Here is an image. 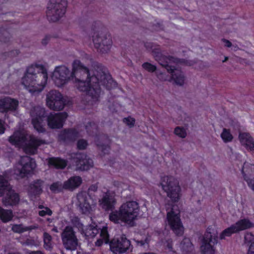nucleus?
<instances>
[{"mask_svg":"<svg viewBox=\"0 0 254 254\" xmlns=\"http://www.w3.org/2000/svg\"><path fill=\"white\" fill-rule=\"evenodd\" d=\"M72 80L90 79L92 85L100 82L101 84L109 90L116 86L106 69L101 64L92 62L90 66H84L80 61L75 60L72 64Z\"/></svg>","mask_w":254,"mask_h":254,"instance_id":"1","label":"nucleus"},{"mask_svg":"<svg viewBox=\"0 0 254 254\" xmlns=\"http://www.w3.org/2000/svg\"><path fill=\"white\" fill-rule=\"evenodd\" d=\"M47 79V72L43 65H32L27 68L21 83L32 94L39 93L43 90Z\"/></svg>","mask_w":254,"mask_h":254,"instance_id":"2","label":"nucleus"},{"mask_svg":"<svg viewBox=\"0 0 254 254\" xmlns=\"http://www.w3.org/2000/svg\"><path fill=\"white\" fill-rule=\"evenodd\" d=\"M139 211L138 203L135 201H129L123 203L118 210L112 211L109 215V219L115 223L123 222L133 226Z\"/></svg>","mask_w":254,"mask_h":254,"instance_id":"3","label":"nucleus"},{"mask_svg":"<svg viewBox=\"0 0 254 254\" xmlns=\"http://www.w3.org/2000/svg\"><path fill=\"white\" fill-rule=\"evenodd\" d=\"M152 53L155 60L171 74V79L177 85L183 86L185 83V76L180 69L175 68L173 65L180 63V60L174 57H167L162 55L158 49H152Z\"/></svg>","mask_w":254,"mask_h":254,"instance_id":"4","label":"nucleus"},{"mask_svg":"<svg viewBox=\"0 0 254 254\" xmlns=\"http://www.w3.org/2000/svg\"><path fill=\"white\" fill-rule=\"evenodd\" d=\"M9 142L15 145L23 146L24 152L29 155H34L38 152V148L42 144L46 143L44 140L39 139L33 135H28L17 131L9 138Z\"/></svg>","mask_w":254,"mask_h":254,"instance_id":"5","label":"nucleus"},{"mask_svg":"<svg viewBox=\"0 0 254 254\" xmlns=\"http://www.w3.org/2000/svg\"><path fill=\"white\" fill-rule=\"evenodd\" d=\"M8 180L6 173L0 175V197L5 194L2 199V203L5 207L15 206L20 200L19 194L12 190Z\"/></svg>","mask_w":254,"mask_h":254,"instance_id":"6","label":"nucleus"},{"mask_svg":"<svg viewBox=\"0 0 254 254\" xmlns=\"http://www.w3.org/2000/svg\"><path fill=\"white\" fill-rule=\"evenodd\" d=\"M72 81L77 89L86 92L87 96L90 97L93 102L98 100L101 92V86H102L100 82L91 85L90 79L72 80Z\"/></svg>","mask_w":254,"mask_h":254,"instance_id":"7","label":"nucleus"},{"mask_svg":"<svg viewBox=\"0 0 254 254\" xmlns=\"http://www.w3.org/2000/svg\"><path fill=\"white\" fill-rule=\"evenodd\" d=\"M161 185L168 197L173 202H178L180 199L181 189L178 181L173 177L162 178Z\"/></svg>","mask_w":254,"mask_h":254,"instance_id":"8","label":"nucleus"},{"mask_svg":"<svg viewBox=\"0 0 254 254\" xmlns=\"http://www.w3.org/2000/svg\"><path fill=\"white\" fill-rule=\"evenodd\" d=\"M67 6L66 0H50L46 15L50 22H57L65 14Z\"/></svg>","mask_w":254,"mask_h":254,"instance_id":"9","label":"nucleus"},{"mask_svg":"<svg viewBox=\"0 0 254 254\" xmlns=\"http://www.w3.org/2000/svg\"><path fill=\"white\" fill-rule=\"evenodd\" d=\"M217 243V234L211 228L208 227L204 234L202 244L200 247L202 254H214L215 245Z\"/></svg>","mask_w":254,"mask_h":254,"instance_id":"10","label":"nucleus"},{"mask_svg":"<svg viewBox=\"0 0 254 254\" xmlns=\"http://www.w3.org/2000/svg\"><path fill=\"white\" fill-rule=\"evenodd\" d=\"M179 214L178 206L173 205L171 210L167 212V218L168 224L175 234L177 236H182L183 234L184 228Z\"/></svg>","mask_w":254,"mask_h":254,"instance_id":"11","label":"nucleus"},{"mask_svg":"<svg viewBox=\"0 0 254 254\" xmlns=\"http://www.w3.org/2000/svg\"><path fill=\"white\" fill-rule=\"evenodd\" d=\"M46 105L54 111L62 110L66 104V100L58 90H51L46 95Z\"/></svg>","mask_w":254,"mask_h":254,"instance_id":"12","label":"nucleus"},{"mask_svg":"<svg viewBox=\"0 0 254 254\" xmlns=\"http://www.w3.org/2000/svg\"><path fill=\"white\" fill-rule=\"evenodd\" d=\"M72 70L71 71L65 65L56 67L53 73V79L58 87H61L72 80Z\"/></svg>","mask_w":254,"mask_h":254,"instance_id":"13","label":"nucleus"},{"mask_svg":"<svg viewBox=\"0 0 254 254\" xmlns=\"http://www.w3.org/2000/svg\"><path fill=\"white\" fill-rule=\"evenodd\" d=\"M94 46L102 53H107L112 46V40L110 35L104 32H97L93 37Z\"/></svg>","mask_w":254,"mask_h":254,"instance_id":"14","label":"nucleus"},{"mask_svg":"<svg viewBox=\"0 0 254 254\" xmlns=\"http://www.w3.org/2000/svg\"><path fill=\"white\" fill-rule=\"evenodd\" d=\"M61 238L64 248L66 250L74 251L78 246V241L73 228L66 226L61 234Z\"/></svg>","mask_w":254,"mask_h":254,"instance_id":"15","label":"nucleus"},{"mask_svg":"<svg viewBox=\"0 0 254 254\" xmlns=\"http://www.w3.org/2000/svg\"><path fill=\"white\" fill-rule=\"evenodd\" d=\"M110 249L115 254H121L130 249V242L123 235L115 237L109 242Z\"/></svg>","mask_w":254,"mask_h":254,"instance_id":"16","label":"nucleus"},{"mask_svg":"<svg viewBox=\"0 0 254 254\" xmlns=\"http://www.w3.org/2000/svg\"><path fill=\"white\" fill-rule=\"evenodd\" d=\"M45 114V109L40 106L35 107L30 111L32 124L39 132H43L45 130L42 125L43 119L46 117Z\"/></svg>","mask_w":254,"mask_h":254,"instance_id":"17","label":"nucleus"},{"mask_svg":"<svg viewBox=\"0 0 254 254\" xmlns=\"http://www.w3.org/2000/svg\"><path fill=\"white\" fill-rule=\"evenodd\" d=\"M72 163L76 171H86L93 167V162L91 159L83 153H76L72 157Z\"/></svg>","mask_w":254,"mask_h":254,"instance_id":"18","label":"nucleus"},{"mask_svg":"<svg viewBox=\"0 0 254 254\" xmlns=\"http://www.w3.org/2000/svg\"><path fill=\"white\" fill-rule=\"evenodd\" d=\"M18 101L10 97H5L0 99V113H12L17 111Z\"/></svg>","mask_w":254,"mask_h":254,"instance_id":"19","label":"nucleus"},{"mask_svg":"<svg viewBox=\"0 0 254 254\" xmlns=\"http://www.w3.org/2000/svg\"><path fill=\"white\" fill-rule=\"evenodd\" d=\"M67 116L65 112L50 114L47 117L48 125L51 128H60L63 127Z\"/></svg>","mask_w":254,"mask_h":254,"instance_id":"20","label":"nucleus"},{"mask_svg":"<svg viewBox=\"0 0 254 254\" xmlns=\"http://www.w3.org/2000/svg\"><path fill=\"white\" fill-rule=\"evenodd\" d=\"M19 163L21 165V168L19 169V172L22 177H24L32 172L36 167L34 160L28 156L21 157Z\"/></svg>","mask_w":254,"mask_h":254,"instance_id":"21","label":"nucleus"},{"mask_svg":"<svg viewBox=\"0 0 254 254\" xmlns=\"http://www.w3.org/2000/svg\"><path fill=\"white\" fill-rule=\"evenodd\" d=\"M76 205L79 208L81 212L86 214L89 212L91 209L90 203V197L85 191H82L77 193L76 196Z\"/></svg>","mask_w":254,"mask_h":254,"instance_id":"22","label":"nucleus"},{"mask_svg":"<svg viewBox=\"0 0 254 254\" xmlns=\"http://www.w3.org/2000/svg\"><path fill=\"white\" fill-rule=\"evenodd\" d=\"M242 171L244 180L254 191V165L248 162L244 163Z\"/></svg>","mask_w":254,"mask_h":254,"instance_id":"23","label":"nucleus"},{"mask_svg":"<svg viewBox=\"0 0 254 254\" xmlns=\"http://www.w3.org/2000/svg\"><path fill=\"white\" fill-rule=\"evenodd\" d=\"M44 182L37 179L32 182L29 187L28 194L31 197L39 195L43 192Z\"/></svg>","mask_w":254,"mask_h":254,"instance_id":"24","label":"nucleus"},{"mask_svg":"<svg viewBox=\"0 0 254 254\" xmlns=\"http://www.w3.org/2000/svg\"><path fill=\"white\" fill-rule=\"evenodd\" d=\"M99 205L106 210H112L114 208L116 200L113 195L106 192L99 200Z\"/></svg>","mask_w":254,"mask_h":254,"instance_id":"25","label":"nucleus"},{"mask_svg":"<svg viewBox=\"0 0 254 254\" xmlns=\"http://www.w3.org/2000/svg\"><path fill=\"white\" fill-rule=\"evenodd\" d=\"M239 140L242 144L254 154V139L248 133L240 132Z\"/></svg>","mask_w":254,"mask_h":254,"instance_id":"26","label":"nucleus"},{"mask_svg":"<svg viewBox=\"0 0 254 254\" xmlns=\"http://www.w3.org/2000/svg\"><path fill=\"white\" fill-rule=\"evenodd\" d=\"M82 180L79 176H75L70 177L64 183V190H73L79 187L81 184Z\"/></svg>","mask_w":254,"mask_h":254,"instance_id":"27","label":"nucleus"},{"mask_svg":"<svg viewBox=\"0 0 254 254\" xmlns=\"http://www.w3.org/2000/svg\"><path fill=\"white\" fill-rule=\"evenodd\" d=\"M78 136V132L75 129H70L68 130H64L62 131L59 135V139L64 141L68 140L73 141Z\"/></svg>","mask_w":254,"mask_h":254,"instance_id":"28","label":"nucleus"},{"mask_svg":"<svg viewBox=\"0 0 254 254\" xmlns=\"http://www.w3.org/2000/svg\"><path fill=\"white\" fill-rule=\"evenodd\" d=\"M48 164L56 169H63L66 166L67 161L59 157H52L49 159Z\"/></svg>","mask_w":254,"mask_h":254,"instance_id":"29","label":"nucleus"},{"mask_svg":"<svg viewBox=\"0 0 254 254\" xmlns=\"http://www.w3.org/2000/svg\"><path fill=\"white\" fill-rule=\"evenodd\" d=\"M99 232V229L95 223L86 226L83 230L85 236L87 239L94 238Z\"/></svg>","mask_w":254,"mask_h":254,"instance_id":"30","label":"nucleus"},{"mask_svg":"<svg viewBox=\"0 0 254 254\" xmlns=\"http://www.w3.org/2000/svg\"><path fill=\"white\" fill-rule=\"evenodd\" d=\"M234 225L237 229L236 230L237 233L241 231L253 227L254 226L252 222H251L249 219H247L240 220Z\"/></svg>","mask_w":254,"mask_h":254,"instance_id":"31","label":"nucleus"},{"mask_svg":"<svg viewBox=\"0 0 254 254\" xmlns=\"http://www.w3.org/2000/svg\"><path fill=\"white\" fill-rule=\"evenodd\" d=\"M13 217L11 210L4 209L0 206V219L3 223L10 221Z\"/></svg>","mask_w":254,"mask_h":254,"instance_id":"32","label":"nucleus"},{"mask_svg":"<svg viewBox=\"0 0 254 254\" xmlns=\"http://www.w3.org/2000/svg\"><path fill=\"white\" fill-rule=\"evenodd\" d=\"M100 232V236L102 239L97 240L95 242V246L98 247L101 246L102 245L103 241H104L106 244L109 243L110 242L107 227H103L101 230Z\"/></svg>","mask_w":254,"mask_h":254,"instance_id":"33","label":"nucleus"},{"mask_svg":"<svg viewBox=\"0 0 254 254\" xmlns=\"http://www.w3.org/2000/svg\"><path fill=\"white\" fill-rule=\"evenodd\" d=\"M100 139L102 141L96 140V145L102 151L105 153V151H108L109 149V139L105 136H101Z\"/></svg>","mask_w":254,"mask_h":254,"instance_id":"34","label":"nucleus"},{"mask_svg":"<svg viewBox=\"0 0 254 254\" xmlns=\"http://www.w3.org/2000/svg\"><path fill=\"white\" fill-rule=\"evenodd\" d=\"M236 230L234 225H231L222 231L220 235V239H225L226 237H230L232 234L237 233Z\"/></svg>","mask_w":254,"mask_h":254,"instance_id":"35","label":"nucleus"},{"mask_svg":"<svg viewBox=\"0 0 254 254\" xmlns=\"http://www.w3.org/2000/svg\"><path fill=\"white\" fill-rule=\"evenodd\" d=\"M44 247L46 250H51L53 248L52 236L47 232L43 234Z\"/></svg>","mask_w":254,"mask_h":254,"instance_id":"36","label":"nucleus"},{"mask_svg":"<svg viewBox=\"0 0 254 254\" xmlns=\"http://www.w3.org/2000/svg\"><path fill=\"white\" fill-rule=\"evenodd\" d=\"M50 190L53 192H59L64 190V183L57 182L53 183L50 187Z\"/></svg>","mask_w":254,"mask_h":254,"instance_id":"37","label":"nucleus"},{"mask_svg":"<svg viewBox=\"0 0 254 254\" xmlns=\"http://www.w3.org/2000/svg\"><path fill=\"white\" fill-rule=\"evenodd\" d=\"M221 137L224 142H230L233 138L230 130L226 128H223V131L221 134Z\"/></svg>","mask_w":254,"mask_h":254,"instance_id":"38","label":"nucleus"},{"mask_svg":"<svg viewBox=\"0 0 254 254\" xmlns=\"http://www.w3.org/2000/svg\"><path fill=\"white\" fill-rule=\"evenodd\" d=\"M11 36L9 32L4 29H0V41L3 42H7L9 41Z\"/></svg>","mask_w":254,"mask_h":254,"instance_id":"39","label":"nucleus"},{"mask_svg":"<svg viewBox=\"0 0 254 254\" xmlns=\"http://www.w3.org/2000/svg\"><path fill=\"white\" fill-rule=\"evenodd\" d=\"M174 132L176 135L183 138L186 137L187 136L186 130L182 127H176L174 129Z\"/></svg>","mask_w":254,"mask_h":254,"instance_id":"40","label":"nucleus"},{"mask_svg":"<svg viewBox=\"0 0 254 254\" xmlns=\"http://www.w3.org/2000/svg\"><path fill=\"white\" fill-rule=\"evenodd\" d=\"M11 230L14 233H22L25 232V226L22 224H12Z\"/></svg>","mask_w":254,"mask_h":254,"instance_id":"41","label":"nucleus"},{"mask_svg":"<svg viewBox=\"0 0 254 254\" xmlns=\"http://www.w3.org/2000/svg\"><path fill=\"white\" fill-rule=\"evenodd\" d=\"M245 243L247 246H250L251 244H254V235L251 233H247L245 236Z\"/></svg>","mask_w":254,"mask_h":254,"instance_id":"42","label":"nucleus"},{"mask_svg":"<svg viewBox=\"0 0 254 254\" xmlns=\"http://www.w3.org/2000/svg\"><path fill=\"white\" fill-rule=\"evenodd\" d=\"M87 131L91 134L96 133L97 129V127L96 125L94 123H89L86 126Z\"/></svg>","mask_w":254,"mask_h":254,"instance_id":"43","label":"nucleus"},{"mask_svg":"<svg viewBox=\"0 0 254 254\" xmlns=\"http://www.w3.org/2000/svg\"><path fill=\"white\" fill-rule=\"evenodd\" d=\"M142 66L143 68L145 70L151 72H153L156 71L157 69L156 66L155 65L147 62L143 64Z\"/></svg>","mask_w":254,"mask_h":254,"instance_id":"44","label":"nucleus"},{"mask_svg":"<svg viewBox=\"0 0 254 254\" xmlns=\"http://www.w3.org/2000/svg\"><path fill=\"white\" fill-rule=\"evenodd\" d=\"M134 241L136 242L137 246H144L145 244L148 245L150 239L149 237H145L144 239L141 240L134 239Z\"/></svg>","mask_w":254,"mask_h":254,"instance_id":"45","label":"nucleus"},{"mask_svg":"<svg viewBox=\"0 0 254 254\" xmlns=\"http://www.w3.org/2000/svg\"><path fill=\"white\" fill-rule=\"evenodd\" d=\"M124 122L127 124L129 127H132L134 126L135 123V120L130 117H127L124 119Z\"/></svg>","mask_w":254,"mask_h":254,"instance_id":"46","label":"nucleus"},{"mask_svg":"<svg viewBox=\"0 0 254 254\" xmlns=\"http://www.w3.org/2000/svg\"><path fill=\"white\" fill-rule=\"evenodd\" d=\"M87 144L86 140L84 139H80L78 141L77 146L79 149L82 150L86 148Z\"/></svg>","mask_w":254,"mask_h":254,"instance_id":"47","label":"nucleus"},{"mask_svg":"<svg viewBox=\"0 0 254 254\" xmlns=\"http://www.w3.org/2000/svg\"><path fill=\"white\" fill-rule=\"evenodd\" d=\"M156 76L161 81H166L168 79V76L164 73L159 70H157Z\"/></svg>","mask_w":254,"mask_h":254,"instance_id":"48","label":"nucleus"},{"mask_svg":"<svg viewBox=\"0 0 254 254\" xmlns=\"http://www.w3.org/2000/svg\"><path fill=\"white\" fill-rule=\"evenodd\" d=\"M52 214V210L48 207L45 208L44 210L39 211V214L41 216H44L46 215H51Z\"/></svg>","mask_w":254,"mask_h":254,"instance_id":"49","label":"nucleus"},{"mask_svg":"<svg viewBox=\"0 0 254 254\" xmlns=\"http://www.w3.org/2000/svg\"><path fill=\"white\" fill-rule=\"evenodd\" d=\"M51 37L49 35H46L42 40L41 43L43 45L46 46L48 44L51 39Z\"/></svg>","mask_w":254,"mask_h":254,"instance_id":"50","label":"nucleus"},{"mask_svg":"<svg viewBox=\"0 0 254 254\" xmlns=\"http://www.w3.org/2000/svg\"><path fill=\"white\" fill-rule=\"evenodd\" d=\"M187 244L188 246H191V243L190 242V240L189 239L185 238L183 240V241L181 242V245L182 246L183 249H185V245Z\"/></svg>","mask_w":254,"mask_h":254,"instance_id":"51","label":"nucleus"},{"mask_svg":"<svg viewBox=\"0 0 254 254\" xmlns=\"http://www.w3.org/2000/svg\"><path fill=\"white\" fill-rule=\"evenodd\" d=\"M39 228V226L37 224L31 225L28 227H25V232L28 231H31L32 230L37 229Z\"/></svg>","mask_w":254,"mask_h":254,"instance_id":"52","label":"nucleus"},{"mask_svg":"<svg viewBox=\"0 0 254 254\" xmlns=\"http://www.w3.org/2000/svg\"><path fill=\"white\" fill-rule=\"evenodd\" d=\"M222 41L225 44V47L227 48H230L232 47V43L228 40L226 39H222Z\"/></svg>","mask_w":254,"mask_h":254,"instance_id":"53","label":"nucleus"},{"mask_svg":"<svg viewBox=\"0 0 254 254\" xmlns=\"http://www.w3.org/2000/svg\"><path fill=\"white\" fill-rule=\"evenodd\" d=\"M98 189V186L97 185V184H94V185H92L89 188V191H97Z\"/></svg>","mask_w":254,"mask_h":254,"instance_id":"54","label":"nucleus"},{"mask_svg":"<svg viewBox=\"0 0 254 254\" xmlns=\"http://www.w3.org/2000/svg\"><path fill=\"white\" fill-rule=\"evenodd\" d=\"M247 254H254V244L250 245Z\"/></svg>","mask_w":254,"mask_h":254,"instance_id":"55","label":"nucleus"},{"mask_svg":"<svg viewBox=\"0 0 254 254\" xmlns=\"http://www.w3.org/2000/svg\"><path fill=\"white\" fill-rule=\"evenodd\" d=\"M5 130V128L4 127L3 124L1 120L0 119V134L4 133Z\"/></svg>","mask_w":254,"mask_h":254,"instance_id":"56","label":"nucleus"},{"mask_svg":"<svg viewBox=\"0 0 254 254\" xmlns=\"http://www.w3.org/2000/svg\"><path fill=\"white\" fill-rule=\"evenodd\" d=\"M167 247L171 251H173L172 241L168 240L167 241Z\"/></svg>","mask_w":254,"mask_h":254,"instance_id":"57","label":"nucleus"},{"mask_svg":"<svg viewBox=\"0 0 254 254\" xmlns=\"http://www.w3.org/2000/svg\"><path fill=\"white\" fill-rule=\"evenodd\" d=\"M144 46L147 50H150L152 49L153 45L151 43H145Z\"/></svg>","mask_w":254,"mask_h":254,"instance_id":"58","label":"nucleus"},{"mask_svg":"<svg viewBox=\"0 0 254 254\" xmlns=\"http://www.w3.org/2000/svg\"><path fill=\"white\" fill-rule=\"evenodd\" d=\"M29 254H44L41 251H31Z\"/></svg>","mask_w":254,"mask_h":254,"instance_id":"59","label":"nucleus"},{"mask_svg":"<svg viewBox=\"0 0 254 254\" xmlns=\"http://www.w3.org/2000/svg\"><path fill=\"white\" fill-rule=\"evenodd\" d=\"M52 231H53V232H56V233H58L59 232L57 227H54L52 229Z\"/></svg>","mask_w":254,"mask_h":254,"instance_id":"60","label":"nucleus"},{"mask_svg":"<svg viewBox=\"0 0 254 254\" xmlns=\"http://www.w3.org/2000/svg\"><path fill=\"white\" fill-rule=\"evenodd\" d=\"M228 60V57H225L224 60L222 61L223 63L226 62Z\"/></svg>","mask_w":254,"mask_h":254,"instance_id":"61","label":"nucleus"},{"mask_svg":"<svg viewBox=\"0 0 254 254\" xmlns=\"http://www.w3.org/2000/svg\"><path fill=\"white\" fill-rule=\"evenodd\" d=\"M47 220L48 222H49L50 223H51V222H52V219H51L50 218H48V219H47Z\"/></svg>","mask_w":254,"mask_h":254,"instance_id":"62","label":"nucleus"},{"mask_svg":"<svg viewBox=\"0 0 254 254\" xmlns=\"http://www.w3.org/2000/svg\"><path fill=\"white\" fill-rule=\"evenodd\" d=\"M39 208H42V206H39Z\"/></svg>","mask_w":254,"mask_h":254,"instance_id":"63","label":"nucleus"}]
</instances>
